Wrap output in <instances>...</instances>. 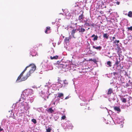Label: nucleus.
Wrapping results in <instances>:
<instances>
[{
	"instance_id": "f257e3e1",
	"label": "nucleus",
	"mask_w": 132,
	"mask_h": 132,
	"mask_svg": "<svg viewBox=\"0 0 132 132\" xmlns=\"http://www.w3.org/2000/svg\"><path fill=\"white\" fill-rule=\"evenodd\" d=\"M32 71L30 70V72H28L26 74V75L24 76H23L21 77V78L18 80H16V81L18 82H21L22 81H24L26 80L31 75L32 73Z\"/></svg>"
},
{
	"instance_id": "39448f33",
	"label": "nucleus",
	"mask_w": 132,
	"mask_h": 132,
	"mask_svg": "<svg viewBox=\"0 0 132 132\" xmlns=\"http://www.w3.org/2000/svg\"><path fill=\"white\" fill-rule=\"evenodd\" d=\"M25 71L24 70L21 73L20 75L19 76L17 79V80H19L23 76V73Z\"/></svg>"
},
{
	"instance_id": "6ab92c4d",
	"label": "nucleus",
	"mask_w": 132,
	"mask_h": 132,
	"mask_svg": "<svg viewBox=\"0 0 132 132\" xmlns=\"http://www.w3.org/2000/svg\"><path fill=\"white\" fill-rule=\"evenodd\" d=\"M85 30L84 29L82 28V27L80 29V30L79 31V32H81V33H83L85 32Z\"/></svg>"
},
{
	"instance_id": "a18cd8bd",
	"label": "nucleus",
	"mask_w": 132,
	"mask_h": 132,
	"mask_svg": "<svg viewBox=\"0 0 132 132\" xmlns=\"http://www.w3.org/2000/svg\"><path fill=\"white\" fill-rule=\"evenodd\" d=\"M126 86L127 87H128V86H129L127 84L126 85Z\"/></svg>"
},
{
	"instance_id": "4be33fe9",
	"label": "nucleus",
	"mask_w": 132,
	"mask_h": 132,
	"mask_svg": "<svg viewBox=\"0 0 132 132\" xmlns=\"http://www.w3.org/2000/svg\"><path fill=\"white\" fill-rule=\"evenodd\" d=\"M122 102L124 103H125L126 102V99L124 98H121V99Z\"/></svg>"
},
{
	"instance_id": "dca6fc26",
	"label": "nucleus",
	"mask_w": 132,
	"mask_h": 132,
	"mask_svg": "<svg viewBox=\"0 0 132 132\" xmlns=\"http://www.w3.org/2000/svg\"><path fill=\"white\" fill-rule=\"evenodd\" d=\"M85 25L86 26H94V24L93 23L92 24H89L88 23H86L85 24Z\"/></svg>"
},
{
	"instance_id": "423d86ee",
	"label": "nucleus",
	"mask_w": 132,
	"mask_h": 132,
	"mask_svg": "<svg viewBox=\"0 0 132 132\" xmlns=\"http://www.w3.org/2000/svg\"><path fill=\"white\" fill-rule=\"evenodd\" d=\"M25 71L24 70L21 73L20 75L19 76L17 79V80H19L23 76V73Z\"/></svg>"
},
{
	"instance_id": "0eeeda50",
	"label": "nucleus",
	"mask_w": 132,
	"mask_h": 132,
	"mask_svg": "<svg viewBox=\"0 0 132 132\" xmlns=\"http://www.w3.org/2000/svg\"><path fill=\"white\" fill-rule=\"evenodd\" d=\"M93 48L97 50L100 51L102 48V47L101 46H99L97 47H95V46H93Z\"/></svg>"
},
{
	"instance_id": "1a4fd4ad",
	"label": "nucleus",
	"mask_w": 132,
	"mask_h": 132,
	"mask_svg": "<svg viewBox=\"0 0 132 132\" xmlns=\"http://www.w3.org/2000/svg\"><path fill=\"white\" fill-rule=\"evenodd\" d=\"M120 62V60L119 59V60H118V59H116V62L115 63V65H116L117 66V67H118L119 65V63Z\"/></svg>"
},
{
	"instance_id": "393cba45",
	"label": "nucleus",
	"mask_w": 132,
	"mask_h": 132,
	"mask_svg": "<svg viewBox=\"0 0 132 132\" xmlns=\"http://www.w3.org/2000/svg\"><path fill=\"white\" fill-rule=\"evenodd\" d=\"M31 121L32 122H33L34 124H35L36 123V120L35 119H32L31 120Z\"/></svg>"
},
{
	"instance_id": "e433bc0d",
	"label": "nucleus",
	"mask_w": 132,
	"mask_h": 132,
	"mask_svg": "<svg viewBox=\"0 0 132 132\" xmlns=\"http://www.w3.org/2000/svg\"><path fill=\"white\" fill-rule=\"evenodd\" d=\"M115 39V36L113 37H112V40L113 41H114V39Z\"/></svg>"
},
{
	"instance_id": "7c9ffc66",
	"label": "nucleus",
	"mask_w": 132,
	"mask_h": 132,
	"mask_svg": "<svg viewBox=\"0 0 132 132\" xmlns=\"http://www.w3.org/2000/svg\"><path fill=\"white\" fill-rule=\"evenodd\" d=\"M117 45L118 46L117 47V48L118 49V51H119V50H121V48H120L118 46V44Z\"/></svg>"
},
{
	"instance_id": "8fccbe9b",
	"label": "nucleus",
	"mask_w": 132,
	"mask_h": 132,
	"mask_svg": "<svg viewBox=\"0 0 132 132\" xmlns=\"http://www.w3.org/2000/svg\"><path fill=\"white\" fill-rule=\"evenodd\" d=\"M48 98V96L47 97V98Z\"/></svg>"
},
{
	"instance_id": "bb28decb",
	"label": "nucleus",
	"mask_w": 132,
	"mask_h": 132,
	"mask_svg": "<svg viewBox=\"0 0 132 132\" xmlns=\"http://www.w3.org/2000/svg\"><path fill=\"white\" fill-rule=\"evenodd\" d=\"M63 83L65 85H67L68 84V83L66 80H65L63 81Z\"/></svg>"
},
{
	"instance_id": "473e14b6",
	"label": "nucleus",
	"mask_w": 132,
	"mask_h": 132,
	"mask_svg": "<svg viewBox=\"0 0 132 132\" xmlns=\"http://www.w3.org/2000/svg\"><path fill=\"white\" fill-rule=\"evenodd\" d=\"M86 104L85 103H81L80 104L81 105H85Z\"/></svg>"
},
{
	"instance_id": "49530a36",
	"label": "nucleus",
	"mask_w": 132,
	"mask_h": 132,
	"mask_svg": "<svg viewBox=\"0 0 132 132\" xmlns=\"http://www.w3.org/2000/svg\"><path fill=\"white\" fill-rule=\"evenodd\" d=\"M22 106H24V105L23 104H22Z\"/></svg>"
},
{
	"instance_id": "09e8293b",
	"label": "nucleus",
	"mask_w": 132,
	"mask_h": 132,
	"mask_svg": "<svg viewBox=\"0 0 132 132\" xmlns=\"http://www.w3.org/2000/svg\"><path fill=\"white\" fill-rule=\"evenodd\" d=\"M23 104V103H22H22H21V104Z\"/></svg>"
},
{
	"instance_id": "412c9836",
	"label": "nucleus",
	"mask_w": 132,
	"mask_h": 132,
	"mask_svg": "<svg viewBox=\"0 0 132 132\" xmlns=\"http://www.w3.org/2000/svg\"><path fill=\"white\" fill-rule=\"evenodd\" d=\"M107 64L108 65L109 67H111L112 66L111 62L110 61H108L107 62Z\"/></svg>"
},
{
	"instance_id": "79ce46f5",
	"label": "nucleus",
	"mask_w": 132,
	"mask_h": 132,
	"mask_svg": "<svg viewBox=\"0 0 132 132\" xmlns=\"http://www.w3.org/2000/svg\"><path fill=\"white\" fill-rule=\"evenodd\" d=\"M84 101V102H86L87 101V100H85L84 101Z\"/></svg>"
},
{
	"instance_id": "ea45409f",
	"label": "nucleus",
	"mask_w": 132,
	"mask_h": 132,
	"mask_svg": "<svg viewBox=\"0 0 132 132\" xmlns=\"http://www.w3.org/2000/svg\"><path fill=\"white\" fill-rule=\"evenodd\" d=\"M119 4L120 2H117V4L118 5H119Z\"/></svg>"
},
{
	"instance_id": "de8ad7c7",
	"label": "nucleus",
	"mask_w": 132,
	"mask_h": 132,
	"mask_svg": "<svg viewBox=\"0 0 132 132\" xmlns=\"http://www.w3.org/2000/svg\"><path fill=\"white\" fill-rule=\"evenodd\" d=\"M90 28H88V30Z\"/></svg>"
},
{
	"instance_id": "c85d7f7f",
	"label": "nucleus",
	"mask_w": 132,
	"mask_h": 132,
	"mask_svg": "<svg viewBox=\"0 0 132 132\" xmlns=\"http://www.w3.org/2000/svg\"><path fill=\"white\" fill-rule=\"evenodd\" d=\"M65 118H66V117H65V115L63 116L62 117L61 119L64 120V119Z\"/></svg>"
},
{
	"instance_id": "f3484780",
	"label": "nucleus",
	"mask_w": 132,
	"mask_h": 132,
	"mask_svg": "<svg viewBox=\"0 0 132 132\" xmlns=\"http://www.w3.org/2000/svg\"><path fill=\"white\" fill-rule=\"evenodd\" d=\"M127 15L130 17H132V12L129 11L128 12Z\"/></svg>"
},
{
	"instance_id": "2eb2a0df",
	"label": "nucleus",
	"mask_w": 132,
	"mask_h": 132,
	"mask_svg": "<svg viewBox=\"0 0 132 132\" xmlns=\"http://www.w3.org/2000/svg\"><path fill=\"white\" fill-rule=\"evenodd\" d=\"M109 36V35L107 33L104 34L103 35V37L104 38H105L106 39H108Z\"/></svg>"
},
{
	"instance_id": "a19ab883",
	"label": "nucleus",
	"mask_w": 132,
	"mask_h": 132,
	"mask_svg": "<svg viewBox=\"0 0 132 132\" xmlns=\"http://www.w3.org/2000/svg\"><path fill=\"white\" fill-rule=\"evenodd\" d=\"M29 90L28 91V90H26L25 91V92L26 93H28Z\"/></svg>"
},
{
	"instance_id": "ddd939ff",
	"label": "nucleus",
	"mask_w": 132,
	"mask_h": 132,
	"mask_svg": "<svg viewBox=\"0 0 132 132\" xmlns=\"http://www.w3.org/2000/svg\"><path fill=\"white\" fill-rule=\"evenodd\" d=\"M84 18L83 17V13H82L79 16L78 20H83Z\"/></svg>"
},
{
	"instance_id": "6e6552de",
	"label": "nucleus",
	"mask_w": 132,
	"mask_h": 132,
	"mask_svg": "<svg viewBox=\"0 0 132 132\" xmlns=\"http://www.w3.org/2000/svg\"><path fill=\"white\" fill-rule=\"evenodd\" d=\"M114 109L115 110L118 112H120L121 111L119 107L115 106L114 107Z\"/></svg>"
},
{
	"instance_id": "9d476101",
	"label": "nucleus",
	"mask_w": 132,
	"mask_h": 132,
	"mask_svg": "<svg viewBox=\"0 0 132 132\" xmlns=\"http://www.w3.org/2000/svg\"><path fill=\"white\" fill-rule=\"evenodd\" d=\"M112 93L113 90L112 89L110 88L109 89L107 94L108 95L111 94Z\"/></svg>"
},
{
	"instance_id": "f03ea898",
	"label": "nucleus",
	"mask_w": 132,
	"mask_h": 132,
	"mask_svg": "<svg viewBox=\"0 0 132 132\" xmlns=\"http://www.w3.org/2000/svg\"><path fill=\"white\" fill-rule=\"evenodd\" d=\"M30 67H31V69L28 72H30V70H31L33 72H32V73H33L36 70V66L34 64H31L29 65L28 66L26 67L24 70L26 71L27 70V68Z\"/></svg>"
},
{
	"instance_id": "7ed1b4c3",
	"label": "nucleus",
	"mask_w": 132,
	"mask_h": 132,
	"mask_svg": "<svg viewBox=\"0 0 132 132\" xmlns=\"http://www.w3.org/2000/svg\"><path fill=\"white\" fill-rule=\"evenodd\" d=\"M111 74H113L116 78H117L119 77V74L118 72H113L111 73Z\"/></svg>"
},
{
	"instance_id": "c9c22d12",
	"label": "nucleus",
	"mask_w": 132,
	"mask_h": 132,
	"mask_svg": "<svg viewBox=\"0 0 132 132\" xmlns=\"http://www.w3.org/2000/svg\"><path fill=\"white\" fill-rule=\"evenodd\" d=\"M3 129L1 128V126H0V132L3 130Z\"/></svg>"
},
{
	"instance_id": "f704fd0d",
	"label": "nucleus",
	"mask_w": 132,
	"mask_h": 132,
	"mask_svg": "<svg viewBox=\"0 0 132 132\" xmlns=\"http://www.w3.org/2000/svg\"><path fill=\"white\" fill-rule=\"evenodd\" d=\"M69 96H67V97H66L65 98V100H66V99H67L68 98H69Z\"/></svg>"
},
{
	"instance_id": "5701e85b",
	"label": "nucleus",
	"mask_w": 132,
	"mask_h": 132,
	"mask_svg": "<svg viewBox=\"0 0 132 132\" xmlns=\"http://www.w3.org/2000/svg\"><path fill=\"white\" fill-rule=\"evenodd\" d=\"M58 95L57 97H61L63 96V94L62 93H59L58 94Z\"/></svg>"
},
{
	"instance_id": "37998d69",
	"label": "nucleus",
	"mask_w": 132,
	"mask_h": 132,
	"mask_svg": "<svg viewBox=\"0 0 132 132\" xmlns=\"http://www.w3.org/2000/svg\"><path fill=\"white\" fill-rule=\"evenodd\" d=\"M93 59H90L89 60V61H93Z\"/></svg>"
},
{
	"instance_id": "4c0bfd02",
	"label": "nucleus",
	"mask_w": 132,
	"mask_h": 132,
	"mask_svg": "<svg viewBox=\"0 0 132 132\" xmlns=\"http://www.w3.org/2000/svg\"><path fill=\"white\" fill-rule=\"evenodd\" d=\"M113 42H113V43H114V44H115L116 42H117V40H114V41H113Z\"/></svg>"
},
{
	"instance_id": "cd10ccee",
	"label": "nucleus",
	"mask_w": 132,
	"mask_h": 132,
	"mask_svg": "<svg viewBox=\"0 0 132 132\" xmlns=\"http://www.w3.org/2000/svg\"><path fill=\"white\" fill-rule=\"evenodd\" d=\"M69 38L68 37H66L65 38V41H69Z\"/></svg>"
},
{
	"instance_id": "20e7f679",
	"label": "nucleus",
	"mask_w": 132,
	"mask_h": 132,
	"mask_svg": "<svg viewBox=\"0 0 132 132\" xmlns=\"http://www.w3.org/2000/svg\"><path fill=\"white\" fill-rule=\"evenodd\" d=\"M76 29H74L73 30H72L71 31V35L72 36V37L74 38H75V37H74V34L76 32Z\"/></svg>"
},
{
	"instance_id": "b1692460",
	"label": "nucleus",
	"mask_w": 132,
	"mask_h": 132,
	"mask_svg": "<svg viewBox=\"0 0 132 132\" xmlns=\"http://www.w3.org/2000/svg\"><path fill=\"white\" fill-rule=\"evenodd\" d=\"M51 128L50 127H48V128L46 129L47 132H51Z\"/></svg>"
},
{
	"instance_id": "a878e982",
	"label": "nucleus",
	"mask_w": 132,
	"mask_h": 132,
	"mask_svg": "<svg viewBox=\"0 0 132 132\" xmlns=\"http://www.w3.org/2000/svg\"><path fill=\"white\" fill-rule=\"evenodd\" d=\"M98 36L97 35L95 36L93 39L94 41L97 40L98 39Z\"/></svg>"
},
{
	"instance_id": "c03bdc74",
	"label": "nucleus",
	"mask_w": 132,
	"mask_h": 132,
	"mask_svg": "<svg viewBox=\"0 0 132 132\" xmlns=\"http://www.w3.org/2000/svg\"><path fill=\"white\" fill-rule=\"evenodd\" d=\"M117 42L118 43L119 42V40H117Z\"/></svg>"
},
{
	"instance_id": "a211bd4d",
	"label": "nucleus",
	"mask_w": 132,
	"mask_h": 132,
	"mask_svg": "<svg viewBox=\"0 0 132 132\" xmlns=\"http://www.w3.org/2000/svg\"><path fill=\"white\" fill-rule=\"evenodd\" d=\"M50 27H46V29L45 31V32L46 34H47V31L50 30Z\"/></svg>"
},
{
	"instance_id": "72a5a7b5",
	"label": "nucleus",
	"mask_w": 132,
	"mask_h": 132,
	"mask_svg": "<svg viewBox=\"0 0 132 132\" xmlns=\"http://www.w3.org/2000/svg\"><path fill=\"white\" fill-rule=\"evenodd\" d=\"M93 61L94 63H96L97 62L96 60L95 59H94L93 60Z\"/></svg>"
},
{
	"instance_id": "aec40b11",
	"label": "nucleus",
	"mask_w": 132,
	"mask_h": 132,
	"mask_svg": "<svg viewBox=\"0 0 132 132\" xmlns=\"http://www.w3.org/2000/svg\"><path fill=\"white\" fill-rule=\"evenodd\" d=\"M87 48L89 49V50L90 51V44L88 43V42H87Z\"/></svg>"
},
{
	"instance_id": "2f4dec72",
	"label": "nucleus",
	"mask_w": 132,
	"mask_h": 132,
	"mask_svg": "<svg viewBox=\"0 0 132 132\" xmlns=\"http://www.w3.org/2000/svg\"><path fill=\"white\" fill-rule=\"evenodd\" d=\"M30 51V55H32V54H33V51H32V50H31V49Z\"/></svg>"
},
{
	"instance_id": "9b49d317",
	"label": "nucleus",
	"mask_w": 132,
	"mask_h": 132,
	"mask_svg": "<svg viewBox=\"0 0 132 132\" xmlns=\"http://www.w3.org/2000/svg\"><path fill=\"white\" fill-rule=\"evenodd\" d=\"M47 111L48 112L50 113H52L54 112V110L52 108H50L48 109Z\"/></svg>"
},
{
	"instance_id": "4468645a",
	"label": "nucleus",
	"mask_w": 132,
	"mask_h": 132,
	"mask_svg": "<svg viewBox=\"0 0 132 132\" xmlns=\"http://www.w3.org/2000/svg\"><path fill=\"white\" fill-rule=\"evenodd\" d=\"M58 67L59 68H64L65 65L63 64H59Z\"/></svg>"
},
{
	"instance_id": "f8f14e48",
	"label": "nucleus",
	"mask_w": 132,
	"mask_h": 132,
	"mask_svg": "<svg viewBox=\"0 0 132 132\" xmlns=\"http://www.w3.org/2000/svg\"><path fill=\"white\" fill-rule=\"evenodd\" d=\"M50 57L51 60L57 59L59 58V56L57 55H56L54 56L53 57L51 56Z\"/></svg>"
},
{
	"instance_id": "58836bf2",
	"label": "nucleus",
	"mask_w": 132,
	"mask_h": 132,
	"mask_svg": "<svg viewBox=\"0 0 132 132\" xmlns=\"http://www.w3.org/2000/svg\"><path fill=\"white\" fill-rule=\"evenodd\" d=\"M95 35L94 34H93V35H92V36H91V37H95Z\"/></svg>"
},
{
	"instance_id": "c756f323",
	"label": "nucleus",
	"mask_w": 132,
	"mask_h": 132,
	"mask_svg": "<svg viewBox=\"0 0 132 132\" xmlns=\"http://www.w3.org/2000/svg\"><path fill=\"white\" fill-rule=\"evenodd\" d=\"M128 29L129 30H132V26H131L130 27H128Z\"/></svg>"
}]
</instances>
